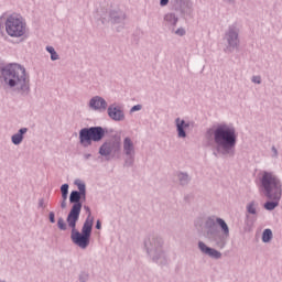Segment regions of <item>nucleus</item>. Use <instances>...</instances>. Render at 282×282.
Masks as SVG:
<instances>
[{
    "label": "nucleus",
    "instance_id": "30",
    "mask_svg": "<svg viewBox=\"0 0 282 282\" xmlns=\"http://www.w3.org/2000/svg\"><path fill=\"white\" fill-rule=\"evenodd\" d=\"M181 180H188V175H186V174H181Z\"/></svg>",
    "mask_w": 282,
    "mask_h": 282
},
{
    "label": "nucleus",
    "instance_id": "18",
    "mask_svg": "<svg viewBox=\"0 0 282 282\" xmlns=\"http://www.w3.org/2000/svg\"><path fill=\"white\" fill-rule=\"evenodd\" d=\"M228 41H229V45H237V33L230 32Z\"/></svg>",
    "mask_w": 282,
    "mask_h": 282
},
{
    "label": "nucleus",
    "instance_id": "5",
    "mask_svg": "<svg viewBox=\"0 0 282 282\" xmlns=\"http://www.w3.org/2000/svg\"><path fill=\"white\" fill-rule=\"evenodd\" d=\"M6 32L12 39H21L28 33V24L19 15H9L6 21Z\"/></svg>",
    "mask_w": 282,
    "mask_h": 282
},
{
    "label": "nucleus",
    "instance_id": "27",
    "mask_svg": "<svg viewBox=\"0 0 282 282\" xmlns=\"http://www.w3.org/2000/svg\"><path fill=\"white\" fill-rule=\"evenodd\" d=\"M252 83H257V84L259 85V83H261V77L254 76V77L252 78Z\"/></svg>",
    "mask_w": 282,
    "mask_h": 282
},
{
    "label": "nucleus",
    "instance_id": "20",
    "mask_svg": "<svg viewBox=\"0 0 282 282\" xmlns=\"http://www.w3.org/2000/svg\"><path fill=\"white\" fill-rule=\"evenodd\" d=\"M57 226L59 230H65V228H67V225H65V220L63 218L58 219Z\"/></svg>",
    "mask_w": 282,
    "mask_h": 282
},
{
    "label": "nucleus",
    "instance_id": "19",
    "mask_svg": "<svg viewBox=\"0 0 282 282\" xmlns=\"http://www.w3.org/2000/svg\"><path fill=\"white\" fill-rule=\"evenodd\" d=\"M61 192H62L63 199H67V193L69 192V185H67V184L62 185Z\"/></svg>",
    "mask_w": 282,
    "mask_h": 282
},
{
    "label": "nucleus",
    "instance_id": "25",
    "mask_svg": "<svg viewBox=\"0 0 282 282\" xmlns=\"http://www.w3.org/2000/svg\"><path fill=\"white\" fill-rule=\"evenodd\" d=\"M140 109H142V106L141 105H137V106H133L132 108H131V111L133 112V111H140Z\"/></svg>",
    "mask_w": 282,
    "mask_h": 282
},
{
    "label": "nucleus",
    "instance_id": "17",
    "mask_svg": "<svg viewBox=\"0 0 282 282\" xmlns=\"http://www.w3.org/2000/svg\"><path fill=\"white\" fill-rule=\"evenodd\" d=\"M46 50H47V52L51 53V59H52V61H58V54L56 53V51L54 50V47L47 46Z\"/></svg>",
    "mask_w": 282,
    "mask_h": 282
},
{
    "label": "nucleus",
    "instance_id": "7",
    "mask_svg": "<svg viewBox=\"0 0 282 282\" xmlns=\"http://www.w3.org/2000/svg\"><path fill=\"white\" fill-rule=\"evenodd\" d=\"M108 116L111 118V120L120 121L124 120V113L120 109V107L110 106L108 108Z\"/></svg>",
    "mask_w": 282,
    "mask_h": 282
},
{
    "label": "nucleus",
    "instance_id": "32",
    "mask_svg": "<svg viewBox=\"0 0 282 282\" xmlns=\"http://www.w3.org/2000/svg\"><path fill=\"white\" fill-rule=\"evenodd\" d=\"M100 227H101V226H100V220H98L97 224H96L97 230H100Z\"/></svg>",
    "mask_w": 282,
    "mask_h": 282
},
{
    "label": "nucleus",
    "instance_id": "10",
    "mask_svg": "<svg viewBox=\"0 0 282 282\" xmlns=\"http://www.w3.org/2000/svg\"><path fill=\"white\" fill-rule=\"evenodd\" d=\"M176 127L178 131V138H186V129H188V123L184 120L176 119Z\"/></svg>",
    "mask_w": 282,
    "mask_h": 282
},
{
    "label": "nucleus",
    "instance_id": "16",
    "mask_svg": "<svg viewBox=\"0 0 282 282\" xmlns=\"http://www.w3.org/2000/svg\"><path fill=\"white\" fill-rule=\"evenodd\" d=\"M272 239V230L265 229L262 234V241L268 243Z\"/></svg>",
    "mask_w": 282,
    "mask_h": 282
},
{
    "label": "nucleus",
    "instance_id": "9",
    "mask_svg": "<svg viewBox=\"0 0 282 282\" xmlns=\"http://www.w3.org/2000/svg\"><path fill=\"white\" fill-rule=\"evenodd\" d=\"M199 249L205 254H208L209 257H213L214 259H219L221 257V253L213 248L207 247L204 242L198 243Z\"/></svg>",
    "mask_w": 282,
    "mask_h": 282
},
{
    "label": "nucleus",
    "instance_id": "2",
    "mask_svg": "<svg viewBox=\"0 0 282 282\" xmlns=\"http://www.w3.org/2000/svg\"><path fill=\"white\" fill-rule=\"evenodd\" d=\"M262 186L267 192V197L273 199L274 202H268L264 204L267 210H274L279 206V199H281V182L274 174L270 172H264L262 174Z\"/></svg>",
    "mask_w": 282,
    "mask_h": 282
},
{
    "label": "nucleus",
    "instance_id": "26",
    "mask_svg": "<svg viewBox=\"0 0 282 282\" xmlns=\"http://www.w3.org/2000/svg\"><path fill=\"white\" fill-rule=\"evenodd\" d=\"M78 191H79L80 193H85V184L79 183V184H78Z\"/></svg>",
    "mask_w": 282,
    "mask_h": 282
},
{
    "label": "nucleus",
    "instance_id": "15",
    "mask_svg": "<svg viewBox=\"0 0 282 282\" xmlns=\"http://www.w3.org/2000/svg\"><path fill=\"white\" fill-rule=\"evenodd\" d=\"M99 153L101 155H109V153H111V145L109 143H105L101 145Z\"/></svg>",
    "mask_w": 282,
    "mask_h": 282
},
{
    "label": "nucleus",
    "instance_id": "3",
    "mask_svg": "<svg viewBox=\"0 0 282 282\" xmlns=\"http://www.w3.org/2000/svg\"><path fill=\"white\" fill-rule=\"evenodd\" d=\"M2 76L4 83L9 87H18V89H29L28 75H25V68L19 64H9L2 69Z\"/></svg>",
    "mask_w": 282,
    "mask_h": 282
},
{
    "label": "nucleus",
    "instance_id": "14",
    "mask_svg": "<svg viewBox=\"0 0 282 282\" xmlns=\"http://www.w3.org/2000/svg\"><path fill=\"white\" fill-rule=\"evenodd\" d=\"M217 224L223 229L224 235L228 237V235L230 234V230L228 229V225L226 224V221L221 218H217Z\"/></svg>",
    "mask_w": 282,
    "mask_h": 282
},
{
    "label": "nucleus",
    "instance_id": "33",
    "mask_svg": "<svg viewBox=\"0 0 282 282\" xmlns=\"http://www.w3.org/2000/svg\"><path fill=\"white\" fill-rule=\"evenodd\" d=\"M84 158L85 160H89L91 158V154H85Z\"/></svg>",
    "mask_w": 282,
    "mask_h": 282
},
{
    "label": "nucleus",
    "instance_id": "24",
    "mask_svg": "<svg viewBox=\"0 0 282 282\" xmlns=\"http://www.w3.org/2000/svg\"><path fill=\"white\" fill-rule=\"evenodd\" d=\"M50 221H51V224H55V221H56V219H55V216H54V213H53V212H51V213H50Z\"/></svg>",
    "mask_w": 282,
    "mask_h": 282
},
{
    "label": "nucleus",
    "instance_id": "22",
    "mask_svg": "<svg viewBox=\"0 0 282 282\" xmlns=\"http://www.w3.org/2000/svg\"><path fill=\"white\" fill-rule=\"evenodd\" d=\"M84 209L86 213H88V217L86 219H91V226H94V216H91V209H89L87 206H85Z\"/></svg>",
    "mask_w": 282,
    "mask_h": 282
},
{
    "label": "nucleus",
    "instance_id": "31",
    "mask_svg": "<svg viewBox=\"0 0 282 282\" xmlns=\"http://www.w3.org/2000/svg\"><path fill=\"white\" fill-rule=\"evenodd\" d=\"M165 19H175V15H173V14H167V15L165 17Z\"/></svg>",
    "mask_w": 282,
    "mask_h": 282
},
{
    "label": "nucleus",
    "instance_id": "12",
    "mask_svg": "<svg viewBox=\"0 0 282 282\" xmlns=\"http://www.w3.org/2000/svg\"><path fill=\"white\" fill-rule=\"evenodd\" d=\"M133 141L130 138H126L123 140V151L127 155H131L133 153Z\"/></svg>",
    "mask_w": 282,
    "mask_h": 282
},
{
    "label": "nucleus",
    "instance_id": "29",
    "mask_svg": "<svg viewBox=\"0 0 282 282\" xmlns=\"http://www.w3.org/2000/svg\"><path fill=\"white\" fill-rule=\"evenodd\" d=\"M161 6H169V0H161Z\"/></svg>",
    "mask_w": 282,
    "mask_h": 282
},
{
    "label": "nucleus",
    "instance_id": "21",
    "mask_svg": "<svg viewBox=\"0 0 282 282\" xmlns=\"http://www.w3.org/2000/svg\"><path fill=\"white\" fill-rule=\"evenodd\" d=\"M247 210H248V213H250L251 215H256V214H257V209L254 208V204H253V203H251V204L248 205Z\"/></svg>",
    "mask_w": 282,
    "mask_h": 282
},
{
    "label": "nucleus",
    "instance_id": "4",
    "mask_svg": "<svg viewBox=\"0 0 282 282\" xmlns=\"http://www.w3.org/2000/svg\"><path fill=\"white\" fill-rule=\"evenodd\" d=\"M214 140L218 147L225 150L234 149L237 144V132L231 126L219 124L214 130Z\"/></svg>",
    "mask_w": 282,
    "mask_h": 282
},
{
    "label": "nucleus",
    "instance_id": "28",
    "mask_svg": "<svg viewBox=\"0 0 282 282\" xmlns=\"http://www.w3.org/2000/svg\"><path fill=\"white\" fill-rule=\"evenodd\" d=\"M66 202H67V199H64V198H63V202H62V205H61L62 208H66V206H67V203H66Z\"/></svg>",
    "mask_w": 282,
    "mask_h": 282
},
{
    "label": "nucleus",
    "instance_id": "1",
    "mask_svg": "<svg viewBox=\"0 0 282 282\" xmlns=\"http://www.w3.org/2000/svg\"><path fill=\"white\" fill-rule=\"evenodd\" d=\"M83 208L82 204L73 205L68 217L67 224L72 228V241L78 246L79 248H87L89 246V239H91V218L85 220L82 232L76 230V221H78V217H80V209Z\"/></svg>",
    "mask_w": 282,
    "mask_h": 282
},
{
    "label": "nucleus",
    "instance_id": "8",
    "mask_svg": "<svg viewBox=\"0 0 282 282\" xmlns=\"http://www.w3.org/2000/svg\"><path fill=\"white\" fill-rule=\"evenodd\" d=\"M89 105L91 109L97 111H105V109H107V101L101 97H94Z\"/></svg>",
    "mask_w": 282,
    "mask_h": 282
},
{
    "label": "nucleus",
    "instance_id": "23",
    "mask_svg": "<svg viewBox=\"0 0 282 282\" xmlns=\"http://www.w3.org/2000/svg\"><path fill=\"white\" fill-rule=\"evenodd\" d=\"M176 34H178V36H184L186 34V31H184V29H178L176 31Z\"/></svg>",
    "mask_w": 282,
    "mask_h": 282
},
{
    "label": "nucleus",
    "instance_id": "34",
    "mask_svg": "<svg viewBox=\"0 0 282 282\" xmlns=\"http://www.w3.org/2000/svg\"><path fill=\"white\" fill-rule=\"evenodd\" d=\"M174 23H177V19H174Z\"/></svg>",
    "mask_w": 282,
    "mask_h": 282
},
{
    "label": "nucleus",
    "instance_id": "13",
    "mask_svg": "<svg viewBox=\"0 0 282 282\" xmlns=\"http://www.w3.org/2000/svg\"><path fill=\"white\" fill-rule=\"evenodd\" d=\"M69 202L72 204H74V206H76V204H80V192H72L70 193V197H69Z\"/></svg>",
    "mask_w": 282,
    "mask_h": 282
},
{
    "label": "nucleus",
    "instance_id": "6",
    "mask_svg": "<svg viewBox=\"0 0 282 282\" xmlns=\"http://www.w3.org/2000/svg\"><path fill=\"white\" fill-rule=\"evenodd\" d=\"M105 135V131L102 128H84L79 132V140L83 147H91V142H98L102 140V137Z\"/></svg>",
    "mask_w": 282,
    "mask_h": 282
},
{
    "label": "nucleus",
    "instance_id": "11",
    "mask_svg": "<svg viewBox=\"0 0 282 282\" xmlns=\"http://www.w3.org/2000/svg\"><path fill=\"white\" fill-rule=\"evenodd\" d=\"M28 133L26 128L20 129L19 133L12 135V142L13 144H21L23 142V134Z\"/></svg>",
    "mask_w": 282,
    "mask_h": 282
}]
</instances>
